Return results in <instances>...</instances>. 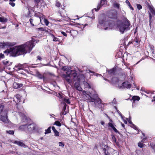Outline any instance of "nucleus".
<instances>
[{"instance_id": "obj_8", "label": "nucleus", "mask_w": 155, "mask_h": 155, "mask_svg": "<svg viewBox=\"0 0 155 155\" xmlns=\"http://www.w3.org/2000/svg\"><path fill=\"white\" fill-rule=\"evenodd\" d=\"M15 43L6 42L0 43V48H8L10 46H12L15 45Z\"/></svg>"}, {"instance_id": "obj_10", "label": "nucleus", "mask_w": 155, "mask_h": 155, "mask_svg": "<svg viewBox=\"0 0 155 155\" xmlns=\"http://www.w3.org/2000/svg\"><path fill=\"white\" fill-rule=\"evenodd\" d=\"M7 114V111H5L3 114L0 115V120L5 123H6L8 122Z\"/></svg>"}, {"instance_id": "obj_27", "label": "nucleus", "mask_w": 155, "mask_h": 155, "mask_svg": "<svg viewBox=\"0 0 155 155\" xmlns=\"http://www.w3.org/2000/svg\"><path fill=\"white\" fill-rule=\"evenodd\" d=\"M63 100L64 102L68 104H70V101L69 98H64L63 99Z\"/></svg>"}, {"instance_id": "obj_48", "label": "nucleus", "mask_w": 155, "mask_h": 155, "mask_svg": "<svg viewBox=\"0 0 155 155\" xmlns=\"http://www.w3.org/2000/svg\"><path fill=\"white\" fill-rule=\"evenodd\" d=\"M9 4L12 7H14L15 5V4L13 2H9Z\"/></svg>"}, {"instance_id": "obj_42", "label": "nucleus", "mask_w": 155, "mask_h": 155, "mask_svg": "<svg viewBox=\"0 0 155 155\" xmlns=\"http://www.w3.org/2000/svg\"><path fill=\"white\" fill-rule=\"evenodd\" d=\"M61 5V4L58 1H57L56 2L55 5L57 7H59Z\"/></svg>"}, {"instance_id": "obj_16", "label": "nucleus", "mask_w": 155, "mask_h": 155, "mask_svg": "<svg viewBox=\"0 0 155 155\" xmlns=\"http://www.w3.org/2000/svg\"><path fill=\"white\" fill-rule=\"evenodd\" d=\"M111 81L112 83L114 84H118L121 83L120 81H119L117 77L112 78L111 79Z\"/></svg>"}, {"instance_id": "obj_44", "label": "nucleus", "mask_w": 155, "mask_h": 155, "mask_svg": "<svg viewBox=\"0 0 155 155\" xmlns=\"http://www.w3.org/2000/svg\"><path fill=\"white\" fill-rule=\"evenodd\" d=\"M54 135L55 136H58L59 135V133L58 131L57 130L54 132Z\"/></svg>"}, {"instance_id": "obj_60", "label": "nucleus", "mask_w": 155, "mask_h": 155, "mask_svg": "<svg viewBox=\"0 0 155 155\" xmlns=\"http://www.w3.org/2000/svg\"><path fill=\"white\" fill-rule=\"evenodd\" d=\"M101 124L102 125H104L105 124L104 122L103 121H101Z\"/></svg>"}, {"instance_id": "obj_26", "label": "nucleus", "mask_w": 155, "mask_h": 155, "mask_svg": "<svg viewBox=\"0 0 155 155\" xmlns=\"http://www.w3.org/2000/svg\"><path fill=\"white\" fill-rule=\"evenodd\" d=\"M37 75L38 77L40 79H43V80L45 79L44 76L40 74L39 73H37Z\"/></svg>"}, {"instance_id": "obj_38", "label": "nucleus", "mask_w": 155, "mask_h": 155, "mask_svg": "<svg viewBox=\"0 0 155 155\" xmlns=\"http://www.w3.org/2000/svg\"><path fill=\"white\" fill-rule=\"evenodd\" d=\"M58 144H59V146L61 147H63L64 145V143H63L62 142H59L58 143Z\"/></svg>"}, {"instance_id": "obj_45", "label": "nucleus", "mask_w": 155, "mask_h": 155, "mask_svg": "<svg viewBox=\"0 0 155 155\" xmlns=\"http://www.w3.org/2000/svg\"><path fill=\"white\" fill-rule=\"evenodd\" d=\"M53 38V40L54 41H58V38L55 37H54Z\"/></svg>"}, {"instance_id": "obj_24", "label": "nucleus", "mask_w": 155, "mask_h": 155, "mask_svg": "<svg viewBox=\"0 0 155 155\" xmlns=\"http://www.w3.org/2000/svg\"><path fill=\"white\" fill-rule=\"evenodd\" d=\"M150 11L151 13L155 15V9L153 8V7L150 6L149 7Z\"/></svg>"}, {"instance_id": "obj_3", "label": "nucleus", "mask_w": 155, "mask_h": 155, "mask_svg": "<svg viewBox=\"0 0 155 155\" xmlns=\"http://www.w3.org/2000/svg\"><path fill=\"white\" fill-rule=\"evenodd\" d=\"M114 25V22L107 19L104 14L100 15L98 19V23L97 27L99 28L104 29L105 30H109L111 29Z\"/></svg>"}, {"instance_id": "obj_43", "label": "nucleus", "mask_w": 155, "mask_h": 155, "mask_svg": "<svg viewBox=\"0 0 155 155\" xmlns=\"http://www.w3.org/2000/svg\"><path fill=\"white\" fill-rule=\"evenodd\" d=\"M33 20L32 18H30L29 19V21L31 25L33 26H34V25L33 23Z\"/></svg>"}, {"instance_id": "obj_53", "label": "nucleus", "mask_w": 155, "mask_h": 155, "mask_svg": "<svg viewBox=\"0 0 155 155\" xmlns=\"http://www.w3.org/2000/svg\"><path fill=\"white\" fill-rule=\"evenodd\" d=\"M38 30L41 31H44V29L43 28H39L37 29Z\"/></svg>"}, {"instance_id": "obj_51", "label": "nucleus", "mask_w": 155, "mask_h": 155, "mask_svg": "<svg viewBox=\"0 0 155 155\" xmlns=\"http://www.w3.org/2000/svg\"><path fill=\"white\" fill-rule=\"evenodd\" d=\"M35 2L36 3L37 5H38V4L40 2V0H34Z\"/></svg>"}, {"instance_id": "obj_52", "label": "nucleus", "mask_w": 155, "mask_h": 155, "mask_svg": "<svg viewBox=\"0 0 155 155\" xmlns=\"http://www.w3.org/2000/svg\"><path fill=\"white\" fill-rule=\"evenodd\" d=\"M61 34L64 36L65 37H67V34L64 32L63 31H61Z\"/></svg>"}, {"instance_id": "obj_25", "label": "nucleus", "mask_w": 155, "mask_h": 155, "mask_svg": "<svg viewBox=\"0 0 155 155\" xmlns=\"http://www.w3.org/2000/svg\"><path fill=\"white\" fill-rule=\"evenodd\" d=\"M8 21V19L4 17H0V21L2 22H6Z\"/></svg>"}, {"instance_id": "obj_22", "label": "nucleus", "mask_w": 155, "mask_h": 155, "mask_svg": "<svg viewBox=\"0 0 155 155\" xmlns=\"http://www.w3.org/2000/svg\"><path fill=\"white\" fill-rule=\"evenodd\" d=\"M109 75L111 76L113 74L115 71V69L114 68H112L109 70L107 71Z\"/></svg>"}, {"instance_id": "obj_56", "label": "nucleus", "mask_w": 155, "mask_h": 155, "mask_svg": "<svg viewBox=\"0 0 155 155\" xmlns=\"http://www.w3.org/2000/svg\"><path fill=\"white\" fill-rule=\"evenodd\" d=\"M16 97L17 98L18 100L20 98V95L19 94H17L15 95Z\"/></svg>"}, {"instance_id": "obj_46", "label": "nucleus", "mask_w": 155, "mask_h": 155, "mask_svg": "<svg viewBox=\"0 0 155 155\" xmlns=\"http://www.w3.org/2000/svg\"><path fill=\"white\" fill-rule=\"evenodd\" d=\"M132 127L134 128L135 130H137V127L134 124H132Z\"/></svg>"}, {"instance_id": "obj_57", "label": "nucleus", "mask_w": 155, "mask_h": 155, "mask_svg": "<svg viewBox=\"0 0 155 155\" xmlns=\"http://www.w3.org/2000/svg\"><path fill=\"white\" fill-rule=\"evenodd\" d=\"M52 130H53V131L54 132H55L57 130L55 129V127H54V126H53L52 127Z\"/></svg>"}, {"instance_id": "obj_13", "label": "nucleus", "mask_w": 155, "mask_h": 155, "mask_svg": "<svg viewBox=\"0 0 155 155\" xmlns=\"http://www.w3.org/2000/svg\"><path fill=\"white\" fill-rule=\"evenodd\" d=\"M19 114L21 117V121L23 122H27L28 121V119L27 117L24 114L21 112H19Z\"/></svg>"}, {"instance_id": "obj_50", "label": "nucleus", "mask_w": 155, "mask_h": 155, "mask_svg": "<svg viewBox=\"0 0 155 155\" xmlns=\"http://www.w3.org/2000/svg\"><path fill=\"white\" fill-rule=\"evenodd\" d=\"M113 130L116 133H118L119 134V132H118V131L117 130V129L115 127L114 128H113Z\"/></svg>"}, {"instance_id": "obj_35", "label": "nucleus", "mask_w": 155, "mask_h": 155, "mask_svg": "<svg viewBox=\"0 0 155 155\" xmlns=\"http://www.w3.org/2000/svg\"><path fill=\"white\" fill-rule=\"evenodd\" d=\"M44 23H45L46 25V26L48 25L49 24V22L47 19H45V18H44Z\"/></svg>"}, {"instance_id": "obj_41", "label": "nucleus", "mask_w": 155, "mask_h": 155, "mask_svg": "<svg viewBox=\"0 0 155 155\" xmlns=\"http://www.w3.org/2000/svg\"><path fill=\"white\" fill-rule=\"evenodd\" d=\"M3 63L5 65H10L9 62L7 61H3Z\"/></svg>"}, {"instance_id": "obj_30", "label": "nucleus", "mask_w": 155, "mask_h": 155, "mask_svg": "<svg viewBox=\"0 0 155 155\" xmlns=\"http://www.w3.org/2000/svg\"><path fill=\"white\" fill-rule=\"evenodd\" d=\"M113 5L114 7L119 9L120 5L119 3L115 2Z\"/></svg>"}, {"instance_id": "obj_6", "label": "nucleus", "mask_w": 155, "mask_h": 155, "mask_svg": "<svg viewBox=\"0 0 155 155\" xmlns=\"http://www.w3.org/2000/svg\"><path fill=\"white\" fill-rule=\"evenodd\" d=\"M103 150L105 155H119L118 151L109 147L107 145L105 146Z\"/></svg>"}, {"instance_id": "obj_21", "label": "nucleus", "mask_w": 155, "mask_h": 155, "mask_svg": "<svg viewBox=\"0 0 155 155\" xmlns=\"http://www.w3.org/2000/svg\"><path fill=\"white\" fill-rule=\"evenodd\" d=\"M112 141L114 143H115L117 145H119V143L118 142H116V139L115 136L113 135H111Z\"/></svg>"}, {"instance_id": "obj_36", "label": "nucleus", "mask_w": 155, "mask_h": 155, "mask_svg": "<svg viewBox=\"0 0 155 155\" xmlns=\"http://www.w3.org/2000/svg\"><path fill=\"white\" fill-rule=\"evenodd\" d=\"M6 133L10 134H13L14 133V132L13 130H8L6 131Z\"/></svg>"}, {"instance_id": "obj_40", "label": "nucleus", "mask_w": 155, "mask_h": 155, "mask_svg": "<svg viewBox=\"0 0 155 155\" xmlns=\"http://www.w3.org/2000/svg\"><path fill=\"white\" fill-rule=\"evenodd\" d=\"M137 8L139 10H140L142 8V6L140 4H137Z\"/></svg>"}, {"instance_id": "obj_12", "label": "nucleus", "mask_w": 155, "mask_h": 155, "mask_svg": "<svg viewBox=\"0 0 155 155\" xmlns=\"http://www.w3.org/2000/svg\"><path fill=\"white\" fill-rule=\"evenodd\" d=\"M122 85L120 88H126L127 89H130L131 87V85L128 82H125L122 84Z\"/></svg>"}, {"instance_id": "obj_34", "label": "nucleus", "mask_w": 155, "mask_h": 155, "mask_svg": "<svg viewBox=\"0 0 155 155\" xmlns=\"http://www.w3.org/2000/svg\"><path fill=\"white\" fill-rule=\"evenodd\" d=\"M108 125L109 127H110L112 129H113V128H114L115 127L114 126V124L111 122H109L108 123Z\"/></svg>"}, {"instance_id": "obj_20", "label": "nucleus", "mask_w": 155, "mask_h": 155, "mask_svg": "<svg viewBox=\"0 0 155 155\" xmlns=\"http://www.w3.org/2000/svg\"><path fill=\"white\" fill-rule=\"evenodd\" d=\"M4 108V106L2 105H0V115H2L4 114L5 111H6L4 110L3 111V109Z\"/></svg>"}, {"instance_id": "obj_49", "label": "nucleus", "mask_w": 155, "mask_h": 155, "mask_svg": "<svg viewBox=\"0 0 155 155\" xmlns=\"http://www.w3.org/2000/svg\"><path fill=\"white\" fill-rule=\"evenodd\" d=\"M44 18H45V17L44 15H42V16L39 17V19L40 21L41 22L42 20L44 19Z\"/></svg>"}, {"instance_id": "obj_31", "label": "nucleus", "mask_w": 155, "mask_h": 155, "mask_svg": "<svg viewBox=\"0 0 155 155\" xmlns=\"http://www.w3.org/2000/svg\"><path fill=\"white\" fill-rule=\"evenodd\" d=\"M54 124L59 127H61V123L58 121H56L54 123Z\"/></svg>"}, {"instance_id": "obj_2", "label": "nucleus", "mask_w": 155, "mask_h": 155, "mask_svg": "<svg viewBox=\"0 0 155 155\" xmlns=\"http://www.w3.org/2000/svg\"><path fill=\"white\" fill-rule=\"evenodd\" d=\"M62 69L65 71H66V75H64V78L69 84H71L72 82L71 80L72 79L74 80H78L80 81L81 80H84V75L81 74L78 75L76 73V71L74 70L69 69L67 67L64 66L62 67Z\"/></svg>"}, {"instance_id": "obj_17", "label": "nucleus", "mask_w": 155, "mask_h": 155, "mask_svg": "<svg viewBox=\"0 0 155 155\" xmlns=\"http://www.w3.org/2000/svg\"><path fill=\"white\" fill-rule=\"evenodd\" d=\"M23 84H19L17 82L14 83L13 86L14 88L17 89L20 88L22 87Z\"/></svg>"}, {"instance_id": "obj_19", "label": "nucleus", "mask_w": 155, "mask_h": 155, "mask_svg": "<svg viewBox=\"0 0 155 155\" xmlns=\"http://www.w3.org/2000/svg\"><path fill=\"white\" fill-rule=\"evenodd\" d=\"M15 143L21 147H25V145L23 142L20 141H15Z\"/></svg>"}, {"instance_id": "obj_32", "label": "nucleus", "mask_w": 155, "mask_h": 155, "mask_svg": "<svg viewBox=\"0 0 155 155\" xmlns=\"http://www.w3.org/2000/svg\"><path fill=\"white\" fill-rule=\"evenodd\" d=\"M51 132V127H49L47 129L45 130V134L49 133Z\"/></svg>"}, {"instance_id": "obj_64", "label": "nucleus", "mask_w": 155, "mask_h": 155, "mask_svg": "<svg viewBox=\"0 0 155 155\" xmlns=\"http://www.w3.org/2000/svg\"><path fill=\"white\" fill-rule=\"evenodd\" d=\"M152 102L155 101V96L153 97V99L152 101Z\"/></svg>"}, {"instance_id": "obj_1", "label": "nucleus", "mask_w": 155, "mask_h": 155, "mask_svg": "<svg viewBox=\"0 0 155 155\" xmlns=\"http://www.w3.org/2000/svg\"><path fill=\"white\" fill-rule=\"evenodd\" d=\"M34 41H29L18 46H15L7 49L4 51L5 53L10 54L12 56H16L21 55H25L27 53H29L35 46Z\"/></svg>"}, {"instance_id": "obj_59", "label": "nucleus", "mask_w": 155, "mask_h": 155, "mask_svg": "<svg viewBox=\"0 0 155 155\" xmlns=\"http://www.w3.org/2000/svg\"><path fill=\"white\" fill-rule=\"evenodd\" d=\"M37 58L38 60H41V59H42V58H41V57L39 56H38L37 57Z\"/></svg>"}, {"instance_id": "obj_62", "label": "nucleus", "mask_w": 155, "mask_h": 155, "mask_svg": "<svg viewBox=\"0 0 155 155\" xmlns=\"http://www.w3.org/2000/svg\"><path fill=\"white\" fill-rule=\"evenodd\" d=\"M118 113L121 116V117H122V115L121 114V113L119 111H117Z\"/></svg>"}, {"instance_id": "obj_15", "label": "nucleus", "mask_w": 155, "mask_h": 155, "mask_svg": "<svg viewBox=\"0 0 155 155\" xmlns=\"http://www.w3.org/2000/svg\"><path fill=\"white\" fill-rule=\"evenodd\" d=\"M133 43L135 46H138L140 43V41L139 40L138 38L137 37H135L133 41Z\"/></svg>"}, {"instance_id": "obj_7", "label": "nucleus", "mask_w": 155, "mask_h": 155, "mask_svg": "<svg viewBox=\"0 0 155 155\" xmlns=\"http://www.w3.org/2000/svg\"><path fill=\"white\" fill-rule=\"evenodd\" d=\"M84 80H81L79 81H78V80H74V79H70L71 80L72 82L71 83V84H71L73 83V82H74V81H76L74 84V87L78 90L79 91H81L82 90V88L80 86L79 83L81 81H84L85 80V77L84 76Z\"/></svg>"}, {"instance_id": "obj_18", "label": "nucleus", "mask_w": 155, "mask_h": 155, "mask_svg": "<svg viewBox=\"0 0 155 155\" xmlns=\"http://www.w3.org/2000/svg\"><path fill=\"white\" fill-rule=\"evenodd\" d=\"M27 124L21 125L19 127L20 130H21L27 131Z\"/></svg>"}, {"instance_id": "obj_55", "label": "nucleus", "mask_w": 155, "mask_h": 155, "mask_svg": "<svg viewBox=\"0 0 155 155\" xmlns=\"http://www.w3.org/2000/svg\"><path fill=\"white\" fill-rule=\"evenodd\" d=\"M152 54H153V57L154 58H155V53H154V50L153 49L152 50Z\"/></svg>"}, {"instance_id": "obj_54", "label": "nucleus", "mask_w": 155, "mask_h": 155, "mask_svg": "<svg viewBox=\"0 0 155 155\" xmlns=\"http://www.w3.org/2000/svg\"><path fill=\"white\" fill-rule=\"evenodd\" d=\"M128 6L129 7V8H130L132 10H134V8H133V7L130 4L129 5H128Z\"/></svg>"}, {"instance_id": "obj_5", "label": "nucleus", "mask_w": 155, "mask_h": 155, "mask_svg": "<svg viewBox=\"0 0 155 155\" xmlns=\"http://www.w3.org/2000/svg\"><path fill=\"white\" fill-rule=\"evenodd\" d=\"M89 103L92 104L94 106H97L99 108H101V110H102V108L104 107L105 104L102 103L101 100L98 97H97L95 99L91 98Z\"/></svg>"}, {"instance_id": "obj_4", "label": "nucleus", "mask_w": 155, "mask_h": 155, "mask_svg": "<svg viewBox=\"0 0 155 155\" xmlns=\"http://www.w3.org/2000/svg\"><path fill=\"white\" fill-rule=\"evenodd\" d=\"M130 21L126 18H125L123 22L118 25L117 29L121 33L123 34L124 32L130 30Z\"/></svg>"}, {"instance_id": "obj_29", "label": "nucleus", "mask_w": 155, "mask_h": 155, "mask_svg": "<svg viewBox=\"0 0 155 155\" xmlns=\"http://www.w3.org/2000/svg\"><path fill=\"white\" fill-rule=\"evenodd\" d=\"M22 65L21 64H19L18 66L16 65L15 67L17 69H16V71H18L21 69V68Z\"/></svg>"}, {"instance_id": "obj_61", "label": "nucleus", "mask_w": 155, "mask_h": 155, "mask_svg": "<svg viewBox=\"0 0 155 155\" xmlns=\"http://www.w3.org/2000/svg\"><path fill=\"white\" fill-rule=\"evenodd\" d=\"M144 91L148 94H149L150 93L149 91Z\"/></svg>"}, {"instance_id": "obj_14", "label": "nucleus", "mask_w": 155, "mask_h": 155, "mask_svg": "<svg viewBox=\"0 0 155 155\" xmlns=\"http://www.w3.org/2000/svg\"><path fill=\"white\" fill-rule=\"evenodd\" d=\"M35 126L33 124H30L28 125L27 124V131H31L35 129Z\"/></svg>"}, {"instance_id": "obj_63", "label": "nucleus", "mask_w": 155, "mask_h": 155, "mask_svg": "<svg viewBox=\"0 0 155 155\" xmlns=\"http://www.w3.org/2000/svg\"><path fill=\"white\" fill-rule=\"evenodd\" d=\"M59 97H61L62 98V95L60 93H59Z\"/></svg>"}, {"instance_id": "obj_11", "label": "nucleus", "mask_w": 155, "mask_h": 155, "mask_svg": "<svg viewBox=\"0 0 155 155\" xmlns=\"http://www.w3.org/2000/svg\"><path fill=\"white\" fill-rule=\"evenodd\" d=\"M117 12L116 11H110L108 14V17L111 18H116L117 17Z\"/></svg>"}, {"instance_id": "obj_9", "label": "nucleus", "mask_w": 155, "mask_h": 155, "mask_svg": "<svg viewBox=\"0 0 155 155\" xmlns=\"http://www.w3.org/2000/svg\"><path fill=\"white\" fill-rule=\"evenodd\" d=\"M106 0H101L100 3H99L97 5V8H95L93 9L92 11H93L95 10V11H98L102 6L104 7H106L107 5Z\"/></svg>"}, {"instance_id": "obj_33", "label": "nucleus", "mask_w": 155, "mask_h": 155, "mask_svg": "<svg viewBox=\"0 0 155 155\" xmlns=\"http://www.w3.org/2000/svg\"><path fill=\"white\" fill-rule=\"evenodd\" d=\"M144 145V144H143V143L141 142H140L138 143V146L141 148L143 147Z\"/></svg>"}, {"instance_id": "obj_23", "label": "nucleus", "mask_w": 155, "mask_h": 155, "mask_svg": "<svg viewBox=\"0 0 155 155\" xmlns=\"http://www.w3.org/2000/svg\"><path fill=\"white\" fill-rule=\"evenodd\" d=\"M65 11L64 10H62V11L61 12H59V13L60 14V15L61 16L62 18H65L67 16H66L65 14H63V12H64Z\"/></svg>"}, {"instance_id": "obj_58", "label": "nucleus", "mask_w": 155, "mask_h": 155, "mask_svg": "<svg viewBox=\"0 0 155 155\" xmlns=\"http://www.w3.org/2000/svg\"><path fill=\"white\" fill-rule=\"evenodd\" d=\"M125 2L128 5H129L130 4V2L128 0H126L125 1Z\"/></svg>"}, {"instance_id": "obj_37", "label": "nucleus", "mask_w": 155, "mask_h": 155, "mask_svg": "<svg viewBox=\"0 0 155 155\" xmlns=\"http://www.w3.org/2000/svg\"><path fill=\"white\" fill-rule=\"evenodd\" d=\"M142 134L143 136V138L142 137V140L141 141V142H143L145 140H146V139H147V137H145V135L144 133H142Z\"/></svg>"}, {"instance_id": "obj_39", "label": "nucleus", "mask_w": 155, "mask_h": 155, "mask_svg": "<svg viewBox=\"0 0 155 155\" xmlns=\"http://www.w3.org/2000/svg\"><path fill=\"white\" fill-rule=\"evenodd\" d=\"M5 58V55L4 54L2 53H0V60Z\"/></svg>"}, {"instance_id": "obj_28", "label": "nucleus", "mask_w": 155, "mask_h": 155, "mask_svg": "<svg viewBox=\"0 0 155 155\" xmlns=\"http://www.w3.org/2000/svg\"><path fill=\"white\" fill-rule=\"evenodd\" d=\"M140 98L138 96H134L132 97V100L134 102L135 101H139Z\"/></svg>"}, {"instance_id": "obj_47", "label": "nucleus", "mask_w": 155, "mask_h": 155, "mask_svg": "<svg viewBox=\"0 0 155 155\" xmlns=\"http://www.w3.org/2000/svg\"><path fill=\"white\" fill-rule=\"evenodd\" d=\"M112 102L114 104H116L117 103V102L116 101V100L115 99V98H114L113 100V101H112Z\"/></svg>"}]
</instances>
